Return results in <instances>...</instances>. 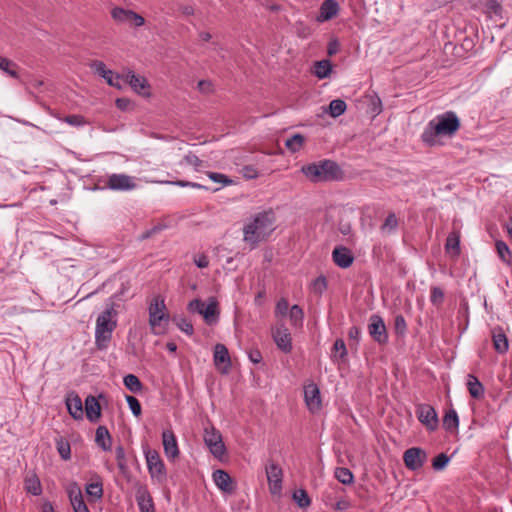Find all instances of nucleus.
<instances>
[{"label": "nucleus", "instance_id": "14", "mask_svg": "<svg viewBox=\"0 0 512 512\" xmlns=\"http://www.w3.org/2000/svg\"><path fill=\"white\" fill-rule=\"evenodd\" d=\"M90 68L102 77L108 85L116 88H121L120 75L115 74L112 70L108 69L104 62L95 60L90 63Z\"/></svg>", "mask_w": 512, "mask_h": 512}, {"label": "nucleus", "instance_id": "33", "mask_svg": "<svg viewBox=\"0 0 512 512\" xmlns=\"http://www.w3.org/2000/svg\"><path fill=\"white\" fill-rule=\"evenodd\" d=\"M459 418L454 409H450L443 417V427L448 432H454L458 429Z\"/></svg>", "mask_w": 512, "mask_h": 512}, {"label": "nucleus", "instance_id": "17", "mask_svg": "<svg viewBox=\"0 0 512 512\" xmlns=\"http://www.w3.org/2000/svg\"><path fill=\"white\" fill-rule=\"evenodd\" d=\"M213 361L221 373H228L231 368V360L227 347L224 344H216L214 347Z\"/></svg>", "mask_w": 512, "mask_h": 512}, {"label": "nucleus", "instance_id": "3", "mask_svg": "<svg viewBox=\"0 0 512 512\" xmlns=\"http://www.w3.org/2000/svg\"><path fill=\"white\" fill-rule=\"evenodd\" d=\"M117 311L111 302L97 317L95 327V343L98 349H106L112 338V333L117 326Z\"/></svg>", "mask_w": 512, "mask_h": 512}, {"label": "nucleus", "instance_id": "11", "mask_svg": "<svg viewBox=\"0 0 512 512\" xmlns=\"http://www.w3.org/2000/svg\"><path fill=\"white\" fill-rule=\"evenodd\" d=\"M426 460V452L419 447L409 448L403 454L405 466L411 471H416L422 468Z\"/></svg>", "mask_w": 512, "mask_h": 512}, {"label": "nucleus", "instance_id": "55", "mask_svg": "<svg viewBox=\"0 0 512 512\" xmlns=\"http://www.w3.org/2000/svg\"><path fill=\"white\" fill-rule=\"evenodd\" d=\"M289 310V303L287 299L280 298L275 307V315L276 316H286Z\"/></svg>", "mask_w": 512, "mask_h": 512}, {"label": "nucleus", "instance_id": "26", "mask_svg": "<svg viewBox=\"0 0 512 512\" xmlns=\"http://www.w3.org/2000/svg\"><path fill=\"white\" fill-rule=\"evenodd\" d=\"M213 481L215 485L223 492L232 493L234 490L232 479L230 475L224 470H216L213 473Z\"/></svg>", "mask_w": 512, "mask_h": 512}, {"label": "nucleus", "instance_id": "40", "mask_svg": "<svg viewBox=\"0 0 512 512\" xmlns=\"http://www.w3.org/2000/svg\"><path fill=\"white\" fill-rule=\"evenodd\" d=\"M125 387L133 393H138L142 390V383L139 378L134 374H128L123 379Z\"/></svg>", "mask_w": 512, "mask_h": 512}, {"label": "nucleus", "instance_id": "22", "mask_svg": "<svg viewBox=\"0 0 512 512\" xmlns=\"http://www.w3.org/2000/svg\"><path fill=\"white\" fill-rule=\"evenodd\" d=\"M125 79L135 92L142 95H149V85L144 77L136 75L132 71H128L125 75Z\"/></svg>", "mask_w": 512, "mask_h": 512}, {"label": "nucleus", "instance_id": "4", "mask_svg": "<svg viewBox=\"0 0 512 512\" xmlns=\"http://www.w3.org/2000/svg\"><path fill=\"white\" fill-rule=\"evenodd\" d=\"M166 306L163 299H154L149 306V324L155 335L166 332L169 322V315L165 312Z\"/></svg>", "mask_w": 512, "mask_h": 512}, {"label": "nucleus", "instance_id": "60", "mask_svg": "<svg viewBox=\"0 0 512 512\" xmlns=\"http://www.w3.org/2000/svg\"><path fill=\"white\" fill-rule=\"evenodd\" d=\"M168 183L169 184H173V185H177V186H180V187H191V188H196V189H207V187L202 185V184H199V183H196V182L184 181V180H177V181H172V182H168Z\"/></svg>", "mask_w": 512, "mask_h": 512}, {"label": "nucleus", "instance_id": "63", "mask_svg": "<svg viewBox=\"0 0 512 512\" xmlns=\"http://www.w3.org/2000/svg\"><path fill=\"white\" fill-rule=\"evenodd\" d=\"M249 360L255 364L262 361V354L258 349H252L248 353Z\"/></svg>", "mask_w": 512, "mask_h": 512}, {"label": "nucleus", "instance_id": "45", "mask_svg": "<svg viewBox=\"0 0 512 512\" xmlns=\"http://www.w3.org/2000/svg\"><path fill=\"white\" fill-rule=\"evenodd\" d=\"M293 499L300 508H306L311 504L310 497L304 489L296 490L293 493Z\"/></svg>", "mask_w": 512, "mask_h": 512}, {"label": "nucleus", "instance_id": "28", "mask_svg": "<svg viewBox=\"0 0 512 512\" xmlns=\"http://www.w3.org/2000/svg\"><path fill=\"white\" fill-rule=\"evenodd\" d=\"M95 442L98 447L104 451H110L112 447V437L105 426H98L95 433Z\"/></svg>", "mask_w": 512, "mask_h": 512}, {"label": "nucleus", "instance_id": "51", "mask_svg": "<svg viewBox=\"0 0 512 512\" xmlns=\"http://www.w3.org/2000/svg\"><path fill=\"white\" fill-rule=\"evenodd\" d=\"M444 299V292L440 287L434 286L431 288L430 301L433 305H440Z\"/></svg>", "mask_w": 512, "mask_h": 512}, {"label": "nucleus", "instance_id": "44", "mask_svg": "<svg viewBox=\"0 0 512 512\" xmlns=\"http://www.w3.org/2000/svg\"><path fill=\"white\" fill-rule=\"evenodd\" d=\"M115 457L117 461V466L122 474H126L128 470L127 462H126V455L124 448L119 445L115 449Z\"/></svg>", "mask_w": 512, "mask_h": 512}, {"label": "nucleus", "instance_id": "2", "mask_svg": "<svg viewBox=\"0 0 512 512\" xmlns=\"http://www.w3.org/2000/svg\"><path fill=\"white\" fill-rule=\"evenodd\" d=\"M302 173L312 182L337 181L343 178L340 166L332 160L324 159L304 165Z\"/></svg>", "mask_w": 512, "mask_h": 512}, {"label": "nucleus", "instance_id": "20", "mask_svg": "<svg viewBox=\"0 0 512 512\" xmlns=\"http://www.w3.org/2000/svg\"><path fill=\"white\" fill-rule=\"evenodd\" d=\"M162 440L167 458L175 459L179 455V449L174 433L170 430L163 431Z\"/></svg>", "mask_w": 512, "mask_h": 512}, {"label": "nucleus", "instance_id": "48", "mask_svg": "<svg viewBox=\"0 0 512 512\" xmlns=\"http://www.w3.org/2000/svg\"><path fill=\"white\" fill-rule=\"evenodd\" d=\"M126 401L133 415L139 417L142 413L139 400L134 396L126 395Z\"/></svg>", "mask_w": 512, "mask_h": 512}, {"label": "nucleus", "instance_id": "21", "mask_svg": "<svg viewBox=\"0 0 512 512\" xmlns=\"http://www.w3.org/2000/svg\"><path fill=\"white\" fill-rule=\"evenodd\" d=\"M492 341L495 351L499 354H505L508 351V338L502 327L497 326L492 329Z\"/></svg>", "mask_w": 512, "mask_h": 512}, {"label": "nucleus", "instance_id": "47", "mask_svg": "<svg viewBox=\"0 0 512 512\" xmlns=\"http://www.w3.org/2000/svg\"><path fill=\"white\" fill-rule=\"evenodd\" d=\"M449 461L450 457L448 455H446L445 453H440L433 459L432 467L434 470L437 471L442 470L447 466Z\"/></svg>", "mask_w": 512, "mask_h": 512}, {"label": "nucleus", "instance_id": "23", "mask_svg": "<svg viewBox=\"0 0 512 512\" xmlns=\"http://www.w3.org/2000/svg\"><path fill=\"white\" fill-rule=\"evenodd\" d=\"M135 497L140 512H155L152 497L145 487H139Z\"/></svg>", "mask_w": 512, "mask_h": 512}, {"label": "nucleus", "instance_id": "5", "mask_svg": "<svg viewBox=\"0 0 512 512\" xmlns=\"http://www.w3.org/2000/svg\"><path fill=\"white\" fill-rule=\"evenodd\" d=\"M436 125V133L452 137L460 128V119L454 111H446L432 120Z\"/></svg>", "mask_w": 512, "mask_h": 512}, {"label": "nucleus", "instance_id": "7", "mask_svg": "<svg viewBox=\"0 0 512 512\" xmlns=\"http://www.w3.org/2000/svg\"><path fill=\"white\" fill-rule=\"evenodd\" d=\"M147 468L152 479H156L159 483L166 480L167 472L165 464L156 450H144Z\"/></svg>", "mask_w": 512, "mask_h": 512}, {"label": "nucleus", "instance_id": "13", "mask_svg": "<svg viewBox=\"0 0 512 512\" xmlns=\"http://www.w3.org/2000/svg\"><path fill=\"white\" fill-rule=\"evenodd\" d=\"M304 400L311 413H317L320 411L322 401L320 390L315 383H310L304 387Z\"/></svg>", "mask_w": 512, "mask_h": 512}, {"label": "nucleus", "instance_id": "8", "mask_svg": "<svg viewBox=\"0 0 512 512\" xmlns=\"http://www.w3.org/2000/svg\"><path fill=\"white\" fill-rule=\"evenodd\" d=\"M103 183L104 188L121 192L131 191L137 187L135 178L123 173L110 174Z\"/></svg>", "mask_w": 512, "mask_h": 512}, {"label": "nucleus", "instance_id": "64", "mask_svg": "<svg viewBox=\"0 0 512 512\" xmlns=\"http://www.w3.org/2000/svg\"><path fill=\"white\" fill-rule=\"evenodd\" d=\"M361 335V330L357 326H352L348 331V336L351 340H355L357 343L359 342Z\"/></svg>", "mask_w": 512, "mask_h": 512}, {"label": "nucleus", "instance_id": "35", "mask_svg": "<svg viewBox=\"0 0 512 512\" xmlns=\"http://www.w3.org/2000/svg\"><path fill=\"white\" fill-rule=\"evenodd\" d=\"M332 70V65L329 60L317 61L314 64V75L319 79H324L329 76Z\"/></svg>", "mask_w": 512, "mask_h": 512}, {"label": "nucleus", "instance_id": "54", "mask_svg": "<svg viewBox=\"0 0 512 512\" xmlns=\"http://www.w3.org/2000/svg\"><path fill=\"white\" fill-rule=\"evenodd\" d=\"M57 450L64 460H69L71 457V448L68 442H64L63 440H59L57 442Z\"/></svg>", "mask_w": 512, "mask_h": 512}, {"label": "nucleus", "instance_id": "56", "mask_svg": "<svg viewBox=\"0 0 512 512\" xmlns=\"http://www.w3.org/2000/svg\"><path fill=\"white\" fill-rule=\"evenodd\" d=\"M208 177L213 181V182H216V183H220V184H223V185H230L232 184V180L229 179L226 175L224 174H221V173H217V172H208L207 173Z\"/></svg>", "mask_w": 512, "mask_h": 512}, {"label": "nucleus", "instance_id": "30", "mask_svg": "<svg viewBox=\"0 0 512 512\" xmlns=\"http://www.w3.org/2000/svg\"><path fill=\"white\" fill-rule=\"evenodd\" d=\"M445 250L451 254L452 257H458L460 255V235L456 231L449 233L445 243Z\"/></svg>", "mask_w": 512, "mask_h": 512}, {"label": "nucleus", "instance_id": "50", "mask_svg": "<svg viewBox=\"0 0 512 512\" xmlns=\"http://www.w3.org/2000/svg\"><path fill=\"white\" fill-rule=\"evenodd\" d=\"M397 226L398 220L395 214L391 213L386 217L384 223L381 226V230L391 232L394 231L397 228Z\"/></svg>", "mask_w": 512, "mask_h": 512}, {"label": "nucleus", "instance_id": "37", "mask_svg": "<svg viewBox=\"0 0 512 512\" xmlns=\"http://www.w3.org/2000/svg\"><path fill=\"white\" fill-rule=\"evenodd\" d=\"M289 318L291 325L294 327H300L303 324L304 312L303 309L295 304L289 310Z\"/></svg>", "mask_w": 512, "mask_h": 512}, {"label": "nucleus", "instance_id": "32", "mask_svg": "<svg viewBox=\"0 0 512 512\" xmlns=\"http://www.w3.org/2000/svg\"><path fill=\"white\" fill-rule=\"evenodd\" d=\"M441 136L440 133H436V125L431 120L425 127L421 139L428 146H435L438 143L437 137Z\"/></svg>", "mask_w": 512, "mask_h": 512}, {"label": "nucleus", "instance_id": "58", "mask_svg": "<svg viewBox=\"0 0 512 512\" xmlns=\"http://www.w3.org/2000/svg\"><path fill=\"white\" fill-rule=\"evenodd\" d=\"M26 489L28 492H30L34 496L40 495L42 492L40 482L37 479L27 480L26 481Z\"/></svg>", "mask_w": 512, "mask_h": 512}, {"label": "nucleus", "instance_id": "42", "mask_svg": "<svg viewBox=\"0 0 512 512\" xmlns=\"http://www.w3.org/2000/svg\"><path fill=\"white\" fill-rule=\"evenodd\" d=\"M495 246H496V250H497V253H498V256L500 257V259L503 262L510 264L511 260H512V253H511L508 245L504 241L498 240V241H496Z\"/></svg>", "mask_w": 512, "mask_h": 512}, {"label": "nucleus", "instance_id": "59", "mask_svg": "<svg viewBox=\"0 0 512 512\" xmlns=\"http://www.w3.org/2000/svg\"><path fill=\"white\" fill-rule=\"evenodd\" d=\"M205 303L201 299H194L189 302L187 309L192 313H198L202 315Z\"/></svg>", "mask_w": 512, "mask_h": 512}, {"label": "nucleus", "instance_id": "18", "mask_svg": "<svg viewBox=\"0 0 512 512\" xmlns=\"http://www.w3.org/2000/svg\"><path fill=\"white\" fill-rule=\"evenodd\" d=\"M354 255L352 251L345 246H336L332 251V260L336 266L347 269L354 262Z\"/></svg>", "mask_w": 512, "mask_h": 512}, {"label": "nucleus", "instance_id": "62", "mask_svg": "<svg viewBox=\"0 0 512 512\" xmlns=\"http://www.w3.org/2000/svg\"><path fill=\"white\" fill-rule=\"evenodd\" d=\"M194 263L198 268H206L209 265V260L206 255L200 254L194 257Z\"/></svg>", "mask_w": 512, "mask_h": 512}, {"label": "nucleus", "instance_id": "10", "mask_svg": "<svg viewBox=\"0 0 512 512\" xmlns=\"http://www.w3.org/2000/svg\"><path fill=\"white\" fill-rule=\"evenodd\" d=\"M111 17L117 23H129L135 27H141L145 24V19L140 14L122 7H114L111 10Z\"/></svg>", "mask_w": 512, "mask_h": 512}, {"label": "nucleus", "instance_id": "27", "mask_svg": "<svg viewBox=\"0 0 512 512\" xmlns=\"http://www.w3.org/2000/svg\"><path fill=\"white\" fill-rule=\"evenodd\" d=\"M86 417L90 422H97L101 417V407L96 397L89 395L85 399Z\"/></svg>", "mask_w": 512, "mask_h": 512}, {"label": "nucleus", "instance_id": "61", "mask_svg": "<svg viewBox=\"0 0 512 512\" xmlns=\"http://www.w3.org/2000/svg\"><path fill=\"white\" fill-rule=\"evenodd\" d=\"M243 176L248 179H253L258 176L257 170L252 165H246L242 169Z\"/></svg>", "mask_w": 512, "mask_h": 512}, {"label": "nucleus", "instance_id": "19", "mask_svg": "<svg viewBox=\"0 0 512 512\" xmlns=\"http://www.w3.org/2000/svg\"><path fill=\"white\" fill-rule=\"evenodd\" d=\"M67 492L74 512H90L77 483L71 484Z\"/></svg>", "mask_w": 512, "mask_h": 512}, {"label": "nucleus", "instance_id": "6", "mask_svg": "<svg viewBox=\"0 0 512 512\" xmlns=\"http://www.w3.org/2000/svg\"><path fill=\"white\" fill-rule=\"evenodd\" d=\"M204 443L208 447L211 454L218 460H222L226 454V446L223 442L222 435L214 426L204 429Z\"/></svg>", "mask_w": 512, "mask_h": 512}, {"label": "nucleus", "instance_id": "53", "mask_svg": "<svg viewBox=\"0 0 512 512\" xmlns=\"http://www.w3.org/2000/svg\"><path fill=\"white\" fill-rule=\"evenodd\" d=\"M327 288V280L324 276L317 277L312 283L314 293L321 295Z\"/></svg>", "mask_w": 512, "mask_h": 512}, {"label": "nucleus", "instance_id": "29", "mask_svg": "<svg viewBox=\"0 0 512 512\" xmlns=\"http://www.w3.org/2000/svg\"><path fill=\"white\" fill-rule=\"evenodd\" d=\"M467 389L469 391V394L474 399H481L484 396V386L482 383L478 380V378L473 374H468L467 376V382H466Z\"/></svg>", "mask_w": 512, "mask_h": 512}, {"label": "nucleus", "instance_id": "46", "mask_svg": "<svg viewBox=\"0 0 512 512\" xmlns=\"http://www.w3.org/2000/svg\"><path fill=\"white\" fill-rule=\"evenodd\" d=\"M174 321L176 323V326L185 334L191 336L194 333V328L192 323L187 320L186 318L180 317V318H174Z\"/></svg>", "mask_w": 512, "mask_h": 512}, {"label": "nucleus", "instance_id": "36", "mask_svg": "<svg viewBox=\"0 0 512 512\" xmlns=\"http://www.w3.org/2000/svg\"><path fill=\"white\" fill-rule=\"evenodd\" d=\"M347 356V348L343 339H337L332 348L331 359L344 361Z\"/></svg>", "mask_w": 512, "mask_h": 512}, {"label": "nucleus", "instance_id": "15", "mask_svg": "<svg viewBox=\"0 0 512 512\" xmlns=\"http://www.w3.org/2000/svg\"><path fill=\"white\" fill-rule=\"evenodd\" d=\"M266 476L269 489L272 494H277L282 489V469L273 461L266 466Z\"/></svg>", "mask_w": 512, "mask_h": 512}, {"label": "nucleus", "instance_id": "1", "mask_svg": "<svg viewBox=\"0 0 512 512\" xmlns=\"http://www.w3.org/2000/svg\"><path fill=\"white\" fill-rule=\"evenodd\" d=\"M275 214L272 210L259 212L243 227V240L251 248L266 240L275 230Z\"/></svg>", "mask_w": 512, "mask_h": 512}, {"label": "nucleus", "instance_id": "31", "mask_svg": "<svg viewBox=\"0 0 512 512\" xmlns=\"http://www.w3.org/2000/svg\"><path fill=\"white\" fill-rule=\"evenodd\" d=\"M218 303L214 298L209 299V303L205 305L202 316L209 325L214 324L218 320Z\"/></svg>", "mask_w": 512, "mask_h": 512}, {"label": "nucleus", "instance_id": "12", "mask_svg": "<svg viewBox=\"0 0 512 512\" xmlns=\"http://www.w3.org/2000/svg\"><path fill=\"white\" fill-rule=\"evenodd\" d=\"M418 420L430 431L438 427V415L429 404H419L416 409Z\"/></svg>", "mask_w": 512, "mask_h": 512}, {"label": "nucleus", "instance_id": "49", "mask_svg": "<svg viewBox=\"0 0 512 512\" xmlns=\"http://www.w3.org/2000/svg\"><path fill=\"white\" fill-rule=\"evenodd\" d=\"M394 330L397 335L403 336L407 332V324L403 315H397L394 319Z\"/></svg>", "mask_w": 512, "mask_h": 512}, {"label": "nucleus", "instance_id": "25", "mask_svg": "<svg viewBox=\"0 0 512 512\" xmlns=\"http://www.w3.org/2000/svg\"><path fill=\"white\" fill-rule=\"evenodd\" d=\"M339 11V5L335 0H324L320 6L317 21L324 22L334 18Z\"/></svg>", "mask_w": 512, "mask_h": 512}, {"label": "nucleus", "instance_id": "9", "mask_svg": "<svg viewBox=\"0 0 512 512\" xmlns=\"http://www.w3.org/2000/svg\"><path fill=\"white\" fill-rule=\"evenodd\" d=\"M368 331L372 339L378 344H386L388 342V333L381 316L373 314L369 318Z\"/></svg>", "mask_w": 512, "mask_h": 512}, {"label": "nucleus", "instance_id": "38", "mask_svg": "<svg viewBox=\"0 0 512 512\" xmlns=\"http://www.w3.org/2000/svg\"><path fill=\"white\" fill-rule=\"evenodd\" d=\"M335 478L342 484L349 485L354 481V476L352 472L345 467H338L334 472Z\"/></svg>", "mask_w": 512, "mask_h": 512}, {"label": "nucleus", "instance_id": "39", "mask_svg": "<svg viewBox=\"0 0 512 512\" xmlns=\"http://www.w3.org/2000/svg\"><path fill=\"white\" fill-rule=\"evenodd\" d=\"M305 138L301 134H294L292 137L288 138L285 141V146L290 152H297L299 151L303 144H304Z\"/></svg>", "mask_w": 512, "mask_h": 512}, {"label": "nucleus", "instance_id": "43", "mask_svg": "<svg viewBox=\"0 0 512 512\" xmlns=\"http://www.w3.org/2000/svg\"><path fill=\"white\" fill-rule=\"evenodd\" d=\"M0 69L15 79L19 77L17 65L8 58L0 57Z\"/></svg>", "mask_w": 512, "mask_h": 512}, {"label": "nucleus", "instance_id": "57", "mask_svg": "<svg viewBox=\"0 0 512 512\" xmlns=\"http://www.w3.org/2000/svg\"><path fill=\"white\" fill-rule=\"evenodd\" d=\"M183 161L186 164L193 166L196 170H199L203 165V161L197 155L192 153L185 155Z\"/></svg>", "mask_w": 512, "mask_h": 512}, {"label": "nucleus", "instance_id": "41", "mask_svg": "<svg viewBox=\"0 0 512 512\" xmlns=\"http://www.w3.org/2000/svg\"><path fill=\"white\" fill-rule=\"evenodd\" d=\"M347 105L342 99H334L329 104V114L333 118L341 116L346 111Z\"/></svg>", "mask_w": 512, "mask_h": 512}, {"label": "nucleus", "instance_id": "34", "mask_svg": "<svg viewBox=\"0 0 512 512\" xmlns=\"http://www.w3.org/2000/svg\"><path fill=\"white\" fill-rule=\"evenodd\" d=\"M85 490L88 496L95 500L101 499L103 497V483L101 478L96 476V481L87 484Z\"/></svg>", "mask_w": 512, "mask_h": 512}, {"label": "nucleus", "instance_id": "52", "mask_svg": "<svg viewBox=\"0 0 512 512\" xmlns=\"http://www.w3.org/2000/svg\"><path fill=\"white\" fill-rule=\"evenodd\" d=\"M63 121L71 126H74V127H81L87 123L83 116L76 115V114L68 115V116L64 117Z\"/></svg>", "mask_w": 512, "mask_h": 512}, {"label": "nucleus", "instance_id": "24", "mask_svg": "<svg viewBox=\"0 0 512 512\" xmlns=\"http://www.w3.org/2000/svg\"><path fill=\"white\" fill-rule=\"evenodd\" d=\"M66 406L69 414L76 420L83 418V405L81 398L74 392L68 394Z\"/></svg>", "mask_w": 512, "mask_h": 512}, {"label": "nucleus", "instance_id": "16", "mask_svg": "<svg viewBox=\"0 0 512 512\" xmlns=\"http://www.w3.org/2000/svg\"><path fill=\"white\" fill-rule=\"evenodd\" d=\"M272 337L277 347L284 353H290L292 350V338L287 327L283 324L277 325L272 332Z\"/></svg>", "mask_w": 512, "mask_h": 512}]
</instances>
